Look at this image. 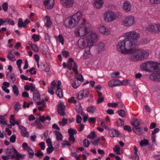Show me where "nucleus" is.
<instances>
[{"label":"nucleus","mask_w":160,"mask_h":160,"mask_svg":"<svg viewBox=\"0 0 160 160\" xmlns=\"http://www.w3.org/2000/svg\"><path fill=\"white\" fill-rule=\"evenodd\" d=\"M6 77L7 78H9L12 80L13 83H14L16 80L15 75L14 73H11L10 74H9V73L8 72Z\"/></svg>","instance_id":"obj_29"},{"label":"nucleus","mask_w":160,"mask_h":160,"mask_svg":"<svg viewBox=\"0 0 160 160\" xmlns=\"http://www.w3.org/2000/svg\"><path fill=\"white\" fill-rule=\"evenodd\" d=\"M87 110L88 112L93 113L96 111V108L94 106H90L87 108Z\"/></svg>","instance_id":"obj_31"},{"label":"nucleus","mask_w":160,"mask_h":160,"mask_svg":"<svg viewBox=\"0 0 160 160\" xmlns=\"http://www.w3.org/2000/svg\"><path fill=\"white\" fill-rule=\"evenodd\" d=\"M109 133L112 137H118L120 133L117 130L114 129H112L109 130Z\"/></svg>","instance_id":"obj_19"},{"label":"nucleus","mask_w":160,"mask_h":160,"mask_svg":"<svg viewBox=\"0 0 160 160\" xmlns=\"http://www.w3.org/2000/svg\"><path fill=\"white\" fill-rule=\"evenodd\" d=\"M31 48H32V50L36 52H37L38 51V47L37 45L33 44Z\"/></svg>","instance_id":"obj_59"},{"label":"nucleus","mask_w":160,"mask_h":160,"mask_svg":"<svg viewBox=\"0 0 160 160\" xmlns=\"http://www.w3.org/2000/svg\"><path fill=\"white\" fill-rule=\"evenodd\" d=\"M6 22H7L8 24L12 25H14V21L10 18H7L6 20Z\"/></svg>","instance_id":"obj_55"},{"label":"nucleus","mask_w":160,"mask_h":160,"mask_svg":"<svg viewBox=\"0 0 160 160\" xmlns=\"http://www.w3.org/2000/svg\"><path fill=\"white\" fill-rule=\"evenodd\" d=\"M18 152L16 149L12 147L10 148H8L6 150V153L8 156L10 157V159H12L15 158Z\"/></svg>","instance_id":"obj_9"},{"label":"nucleus","mask_w":160,"mask_h":160,"mask_svg":"<svg viewBox=\"0 0 160 160\" xmlns=\"http://www.w3.org/2000/svg\"><path fill=\"white\" fill-rule=\"evenodd\" d=\"M43 66L45 67L44 70L45 72H50V67L48 64H43Z\"/></svg>","instance_id":"obj_58"},{"label":"nucleus","mask_w":160,"mask_h":160,"mask_svg":"<svg viewBox=\"0 0 160 160\" xmlns=\"http://www.w3.org/2000/svg\"><path fill=\"white\" fill-rule=\"evenodd\" d=\"M97 136L94 131H92L87 137V138L90 139H93Z\"/></svg>","instance_id":"obj_39"},{"label":"nucleus","mask_w":160,"mask_h":160,"mask_svg":"<svg viewBox=\"0 0 160 160\" xmlns=\"http://www.w3.org/2000/svg\"><path fill=\"white\" fill-rule=\"evenodd\" d=\"M152 61H148L142 64L141 68L145 71L150 72Z\"/></svg>","instance_id":"obj_11"},{"label":"nucleus","mask_w":160,"mask_h":160,"mask_svg":"<svg viewBox=\"0 0 160 160\" xmlns=\"http://www.w3.org/2000/svg\"><path fill=\"white\" fill-rule=\"evenodd\" d=\"M123 8L126 12H128L131 10V4L129 2L125 1L123 4Z\"/></svg>","instance_id":"obj_18"},{"label":"nucleus","mask_w":160,"mask_h":160,"mask_svg":"<svg viewBox=\"0 0 160 160\" xmlns=\"http://www.w3.org/2000/svg\"><path fill=\"white\" fill-rule=\"evenodd\" d=\"M134 54L131 55L129 56V58L132 61H140L139 57L137 53H133Z\"/></svg>","instance_id":"obj_24"},{"label":"nucleus","mask_w":160,"mask_h":160,"mask_svg":"<svg viewBox=\"0 0 160 160\" xmlns=\"http://www.w3.org/2000/svg\"><path fill=\"white\" fill-rule=\"evenodd\" d=\"M33 95L34 100H40V95L37 89H36V90H35L33 92Z\"/></svg>","instance_id":"obj_22"},{"label":"nucleus","mask_w":160,"mask_h":160,"mask_svg":"<svg viewBox=\"0 0 160 160\" xmlns=\"http://www.w3.org/2000/svg\"><path fill=\"white\" fill-rule=\"evenodd\" d=\"M55 133L56 136V138L57 141H61L63 139V136L60 132L58 131H55Z\"/></svg>","instance_id":"obj_23"},{"label":"nucleus","mask_w":160,"mask_h":160,"mask_svg":"<svg viewBox=\"0 0 160 160\" xmlns=\"http://www.w3.org/2000/svg\"><path fill=\"white\" fill-rule=\"evenodd\" d=\"M94 4L97 8H102L103 5V2L102 0H95Z\"/></svg>","instance_id":"obj_25"},{"label":"nucleus","mask_w":160,"mask_h":160,"mask_svg":"<svg viewBox=\"0 0 160 160\" xmlns=\"http://www.w3.org/2000/svg\"><path fill=\"white\" fill-rule=\"evenodd\" d=\"M99 31L101 33L105 35H108L110 33L108 29L104 26H102L99 28Z\"/></svg>","instance_id":"obj_21"},{"label":"nucleus","mask_w":160,"mask_h":160,"mask_svg":"<svg viewBox=\"0 0 160 160\" xmlns=\"http://www.w3.org/2000/svg\"><path fill=\"white\" fill-rule=\"evenodd\" d=\"M48 147L47 149V151L48 154H50L54 150V148L52 146Z\"/></svg>","instance_id":"obj_52"},{"label":"nucleus","mask_w":160,"mask_h":160,"mask_svg":"<svg viewBox=\"0 0 160 160\" xmlns=\"http://www.w3.org/2000/svg\"><path fill=\"white\" fill-rule=\"evenodd\" d=\"M80 83L78 80H73L72 86L75 89L77 88L80 85Z\"/></svg>","instance_id":"obj_35"},{"label":"nucleus","mask_w":160,"mask_h":160,"mask_svg":"<svg viewBox=\"0 0 160 160\" xmlns=\"http://www.w3.org/2000/svg\"><path fill=\"white\" fill-rule=\"evenodd\" d=\"M82 16V12L79 11L72 17H68L65 19L64 24L68 28H72L77 25L80 22Z\"/></svg>","instance_id":"obj_2"},{"label":"nucleus","mask_w":160,"mask_h":160,"mask_svg":"<svg viewBox=\"0 0 160 160\" xmlns=\"http://www.w3.org/2000/svg\"><path fill=\"white\" fill-rule=\"evenodd\" d=\"M68 120L67 118H63L62 121H59L58 122L59 124L62 126H64L66 124H68Z\"/></svg>","instance_id":"obj_37"},{"label":"nucleus","mask_w":160,"mask_h":160,"mask_svg":"<svg viewBox=\"0 0 160 160\" xmlns=\"http://www.w3.org/2000/svg\"><path fill=\"white\" fill-rule=\"evenodd\" d=\"M132 131L136 134L140 135L143 133V128L142 127H138L137 128H133Z\"/></svg>","instance_id":"obj_17"},{"label":"nucleus","mask_w":160,"mask_h":160,"mask_svg":"<svg viewBox=\"0 0 160 160\" xmlns=\"http://www.w3.org/2000/svg\"><path fill=\"white\" fill-rule=\"evenodd\" d=\"M100 139L98 138L97 140H95L93 141H91L94 146H96L98 145L99 143Z\"/></svg>","instance_id":"obj_56"},{"label":"nucleus","mask_w":160,"mask_h":160,"mask_svg":"<svg viewBox=\"0 0 160 160\" xmlns=\"http://www.w3.org/2000/svg\"><path fill=\"white\" fill-rule=\"evenodd\" d=\"M2 8L4 11L6 12L7 11L8 8V3L7 2H5L3 3L2 5Z\"/></svg>","instance_id":"obj_61"},{"label":"nucleus","mask_w":160,"mask_h":160,"mask_svg":"<svg viewBox=\"0 0 160 160\" xmlns=\"http://www.w3.org/2000/svg\"><path fill=\"white\" fill-rule=\"evenodd\" d=\"M43 4L46 8L48 9H51L54 6V0H43Z\"/></svg>","instance_id":"obj_12"},{"label":"nucleus","mask_w":160,"mask_h":160,"mask_svg":"<svg viewBox=\"0 0 160 160\" xmlns=\"http://www.w3.org/2000/svg\"><path fill=\"white\" fill-rule=\"evenodd\" d=\"M75 78L81 82H82L84 80L83 76L80 73L78 74V76L75 77Z\"/></svg>","instance_id":"obj_44"},{"label":"nucleus","mask_w":160,"mask_h":160,"mask_svg":"<svg viewBox=\"0 0 160 160\" xmlns=\"http://www.w3.org/2000/svg\"><path fill=\"white\" fill-rule=\"evenodd\" d=\"M14 112L15 113H17L19 110L21 109V105L19 102H16V103L14 106Z\"/></svg>","instance_id":"obj_33"},{"label":"nucleus","mask_w":160,"mask_h":160,"mask_svg":"<svg viewBox=\"0 0 160 160\" xmlns=\"http://www.w3.org/2000/svg\"><path fill=\"white\" fill-rule=\"evenodd\" d=\"M146 30L149 32H160V23L149 25L146 28Z\"/></svg>","instance_id":"obj_8"},{"label":"nucleus","mask_w":160,"mask_h":160,"mask_svg":"<svg viewBox=\"0 0 160 160\" xmlns=\"http://www.w3.org/2000/svg\"><path fill=\"white\" fill-rule=\"evenodd\" d=\"M16 139V135L13 134L12 135L10 138V141L12 143H14L15 142Z\"/></svg>","instance_id":"obj_57"},{"label":"nucleus","mask_w":160,"mask_h":160,"mask_svg":"<svg viewBox=\"0 0 160 160\" xmlns=\"http://www.w3.org/2000/svg\"><path fill=\"white\" fill-rule=\"evenodd\" d=\"M81 27H79L75 30V34L77 37H82L88 34V28L83 23H81Z\"/></svg>","instance_id":"obj_5"},{"label":"nucleus","mask_w":160,"mask_h":160,"mask_svg":"<svg viewBox=\"0 0 160 160\" xmlns=\"http://www.w3.org/2000/svg\"><path fill=\"white\" fill-rule=\"evenodd\" d=\"M73 62V67L72 68V70L75 72V73L76 74H78V66L75 62H74L73 59L72 58H69V62Z\"/></svg>","instance_id":"obj_20"},{"label":"nucleus","mask_w":160,"mask_h":160,"mask_svg":"<svg viewBox=\"0 0 160 160\" xmlns=\"http://www.w3.org/2000/svg\"><path fill=\"white\" fill-rule=\"evenodd\" d=\"M61 85V82L60 81H58V83L57 86V90L56 92V94H58V96H62V93L60 95L59 94V92H61V87L60 86Z\"/></svg>","instance_id":"obj_30"},{"label":"nucleus","mask_w":160,"mask_h":160,"mask_svg":"<svg viewBox=\"0 0 160 160\" xmlns=\"http://www.w3.org/2000/svg\"><path fill=\"white\" fill-rule=\"evenodd\" d=\"M23 21L22 19L21 18H19L18 19V27L21 28L22 27V26H24L23 25Z\"/></svg>","instance_id":"obj_53"},{"label":"nucleus","mask_w":160,"mask_h":160,"mask_svg":"<svg viewBox=\"0 0 160 160\" xmlns=\"http://www.w3.org/2000/svg\"><path fill=\"white\" fill-rule=\"evenodd\" d=\"M58 111L59 114L61 116H64L65 115V106L62 103H60L58 106Z\"/></svg>","instance_id":"obj_16"},{"label":"nucleus","mask_w":160,"mask_h":160,"mask_svg":"<svg viewBox=\"0 0 160 160\" xmlns=\"http://www.w3.org/2000/svg\"><path fill=\"white\" fill-rule=\"evenodd\" d=\"M124 125V121L121 119L119 118L117 121V125L118 127L122 126Z\"/></svg>","instance_id":"obj_47"},{"label":"nucleus","mask_w":160,"mask_h":160,"mask_svg":"<svg viewBox=\"0 0 160 160\" xmlns=\"http://www.w3.org/2000/svg\"><path fill=\"white\" fill-rule=\"evenodd\" d=\"M113 82L115 86L121 85V81L119 80L114 79L113 80Z\"/></svg>","instance_id":"obj_51"},{"label":"nucleus","mask_w":160,"mask_h":160,"mask_svg":"<svg viewBox=\"0 0 160 160\" xmlns=\"http://www.w3.org/2000/svg\"><path fill=\"white\" fill-rule=\"evenodd\" d=\"M69 134L70 135L75 134L77 133V131L74 129L70 128L68 130Z\"/></svg>","instance_id":"obj_48"},{"label":"nucleus","mask_w":160,"mask_h":160,"mask_svg":"<svg viewBox=\"0 0 160 160\" xmlns=\"http://www.w3.org/2000/svg\"><path fill=\"white\" fill-rule=\"evenodd\" d=\"M129 43L130 42L126 38L119 41L117 45L118 51L125 54H130L135 52V50L132 48Z\"/></svg>","instance_id":"obj_1"},{"label":"nucleus","mask_w":160,"mask_h":160,"mask_svg":"<svg viewBox=\"0 0 160 160\" xmlns=\"http://www.w3.org/2000/svg\"><path fill=\"white\" fill-rule=\"evenodd\" d=\"M25 156V155L24 154L21 155L18 152L16 155L15 158L17 160L20 158L23 159L24 158Z\"/></svg>","instance_id":"obj_50"},{"label":"nucleus","mask_w":160,"mask_h":160,"mask_svg":"<svg viewBox=\"0 0 160 160\" xmlns=\"http://www.w3.org/2000/svg\"><path fill=\"white\" fill-rule=\"evenodd\" d=\"M46 19V22L45 23V26L47 28H50L52 24V22L51 21L50 18L48 16L45 17Z\"/></svg>","instance_id":"obj_27"},{"label":"nucleus","mask_w":160,"mask_h":160,"mask_svg":"<svg viewBox=\"0 0 160 160\" xmlns=\"http://www.w3.org/2000/svg\"><path fill=\"white\" fill-rule=\"evenodd\" d=\"M105 47V45L102 42H100L97 45V49L99 52L103 51L104 50Z\"/></svg>","instance_id":"obj_28"},{"label":"nucleus","mask_w":160,"mask_h":160,"mask_svg":"<svg viewBox=\"0 0 160 160\" xmlns=\"http://www.w3.org/2000/svg\"><path fill=\"white\" fill-rule=\"evenodd\" d=\"M113 150L115 152H116L117 154L119 155L121 154L120 152V148L118 145H116L115 146L114 148H113Z\"/></svg>","instance_id":"obj_41"},{"label":"nucleus","mask_w":160,"mask_h":160,"mask_svg":"<svg viewBox=\"0 0 160 160\" xmlns=\"http://www.w3.org/2000/svg\"><path fill=\"white\" fill-rule=\"evenodd\" d=\"M132 124L134 126L133 128H137L140 126V123L137 119L135 118L132 120Z\"/></svg>","instance_id":"obj_32"},{"label":"nucleus","mask_w":160,"mask_h":160,"mask_svg":"<svg viewBox=\"0 0 160 160\" xmlns=\"http://www.w3.org/2000/svg\"><path fill=\"white\" fill-rule=\"evenodd\" d=\"M12 90L14 94L18 96L19 94L18 88L16 85H14L12 86Z\"/></svg>","instance_id":"obj_38"},{"label":"nucleus","mask_w":160,"mask_h":160,"mask_svg":"<svg viewBox=\"0 0 160 160\" xmlns=\"http://www.w3.org/2000/svg\"><path fill=\"white\" fill-rule=\"evenodd\" d=\"M149 78L152 81H160V71L151 74L149 76Z\"/></svg>","instance_id":"obj_14"},{"label":"nucleus","mask_w":160,"mask_h":160,"mask_svg":"<svg viewBox=\"0 0 160 160\" xmlns=\"http://www.w3.org/2000/svg\"><path fill=\"white\" fill-rule=\"evenodd\" d=\"M97 38L96 35L93 34H89L84 39H81L78 41V45L80 48L83 49L87 46L91 45L94 42L95 38Z\"/></svg>","instance_id":"obj_3"},{"label":"nucleus","mask_w":160,"mask_h":160,"mask_svg":"<svg viewBox=\"0 0 160 160\" xmlns=\"http://www.w3.org/2000/svg\"><path fill=\"white\" fill-rule=\"evenodd\" d=\"M32 38L33 39L34 41L38 42L39 39V35L34 33L32 35Z\"/></svg>","instance_id":"obj_43"},{"label":"nucleus","mask_w":160,"mask_h":160,"mask_svg":"<svg viewBox=\"0 0 160 160\" xmlns=\"http://www.w3.org/2000/svg\"><path fill=\"white\" fill-rule=\"evenodd\" d=\"M66 145L70 147L71 146V144L67 140H64L63 141L62 146L63 147H64Z\"/></svg>","instance_id":"obj_49"},{"label":"nucleus","mask_w":160,"mask_h":160,"mask_svg":"<svg viewBox=\"0 0 160 160\" xmlns=\"http://www.w3.org/2000/svg\"><path fill=\"white\" fill-rule=\"evenodd\" d=\"M148 144L149 142L148 140L145 139L143 140H141L140 142V145L142 147L148 145Z\"/></svg>","instance_id":"obj_34"},{"label":"nucleus","mask_w":160,"mask_h":160,"mask_svg":"<svg viewBox=\"0 0 160 160\" xmlns=\"http://www.w3.org/2000/svg\"><path fill=\"white\" fill-rule=\"evenodd\" d=\"M135 51V52H132L131 53H137L139 57L140 61L143 60L148 57V52H147L145 50H138L134 48Z\"/></svg>","instance_id":"obj_6"},{"label":"nucleus","mask_w":160,"mask_h":160,"mask_svg":"<svg viewBox=\"0 0 160 160\" xmlns=\"http://www.w3.org/2000/svg\"><path fill=\"white\" fill-rule=\"evenodd\" d=\"M25 150H26L28 152L29 154L31 155L29 156L30 158H32L33 156L34 155V152L29 147L28 148L25 149Z\"/></svg>","instance_id":"obj_36"},{"label":"nucleus","mask_w":160,"mask_h":160,"mask_svg":"<svg viewBox=\"0 0 160 160\" xmlns=\"http://www.w3.org/2000/svg\"><path fill=\"white\" fill-rule=\"evenodd\" d=\"M77 98L79 100H81L84 98V95L82 91H81L80 92H79V94L77 96Z\"/></svg>","instance_id":"obj_42"},{"label":"nucleus","mask_w":160,"mask_h":160,"mask_svg":"<svg viewBox=\"0 0 160 160\" xmlns=\"http://www.w3.org/2000/svg\"><path fill=\"white\" fill-rule=\"evenodd\" d=\"M62 54L65 58L68 57L69 55V52L66 51H62Z\"/></svg>","instance_id":"obj_60"},{"label":"nucleus","mask_w":160,"mask_h":160,"mask_svg":"<svg viewBox=\"0 0 160 160\" xmlns=\"http://www.w3.org/2000/svg\"><path fill=\"white\" fill-rule=\"evenodd\" d=\"M160 69V63L152 61L151 66L150 72H153Z\"/></svg>","instance_id":"obj_15"},{"label":"nucleus","mask_w":160,"mask_h":160,"mask_svg":"<svg viewBox=\"0 0 160 160\" xmlns=\"http://www.w3.org/2000/svg\"><path fill=\"white\" fill-rule=\"evenodd\" d=\"M104 20L105 21L108 22H112L116 19V15L114 12L111 11L108 12L104 15Z\"/></svg>","instance_id":"obj_7"},{"label":"nucleus","mask_w":160,"mask_h":160,"mask_svg":"<svg viewBox=\"0 0 160 160\" xmlns=\"http://www.w3.org/2000/svg\"><path fill=\"white\" fill-rule=\"evenodd\" d=\"M134 18L133 16L127 17L123 22L124 25L125 26H131L135 22Z\"/></svg>","instance_id":"obj_10"},{"label":"nucleus","mask_w":160,"mask_h":160,"mask_svg":"<svg viewBox=\"0 0 160 160\" xmlns=\"http://www.w3.org/2000/svg\"><path fill=\"white\" fill-rule=\"evenodd\" d=\"M4 116H0V123L4 125L7 124L6 121L4 120Z\"/></svg>","instance_id":"obj_46"},{"label":"nucleus","mask_w":160,"mask_h":160,"mask_svg":"<svg viewBox=\"0 0 160 160\" xmlns=\"http://www.w3.org/2000/svg\"><path fill=\"white\" fill-rule=\"evenodd\" d=\"M54 37L57 41H59L62 45H63L64 43V38L62 35L60 34L58 36H55Z\"/></svg>","instance_id":"obj_26"},{"label":"nucleus","mask_w":160,"mask_h":160,"mask_svg":"<svg viewBox=\"0 0 160 160\" xmlns=\"http://www.w3.org/2000/svg\"><path fill=\"white\" fill-rule=\"evenodd\" d=\"M90 144L88 140L87 139H85L83 141L84 146L85 147H88Z\"/></svg>","instance_id":"obj_54"},{"label":"nucleus","mask_w":160,"mask_h":160,"mask_svg":"<svg viewBox=\"0 0 160 160\" xmlns=\"http://www.w3.org/2000/svg\"><path fill=\"white\" fill-rule=\"evenodd\" d=\"M61 3L64 7L69 8L72 7L73 4V0H61Z\"/></svg>","instance_id":"obj_13"},{"label":"nucleus","mask_w":160,"mask_h":160,"mask_svg":"<svg viewBox=\"0 0 160 160\" xmlns=\"http://www.w3.org/2000/svg\"><path fill=\"white\" fill-rule=\"evenodd\" d=\"M125 34L128 40L130 42L129 44L133 48H135L137 43L138 39L140 37V35L134 31L126 33Z\"/></svg>","instance_id":"obj_4"},{"label":"nucleus","mask_w":160,"mask_h":160,"mask_svg":"<svg viewBox=\"0 0 160 160\" xmlns=\"http://www.w3.org/2000/svg\"><path fill=\"white\" fill-rule=\"evenodd\" d=\"M82 118L81 116L78 115L77 116L76 122L78 123H80L81 122Z\"/></svg>","instance_id":"obj_63"},{"label":"nucleus","mask_w":160,"mask_h":160,"mask_svg":"<svg viewBox=\"0 0 160 160\" xmlns=\"http://www.w3.org/2000/svg\"><path fill=\"white\" fill-rule=\"evenodd\" d=\"M119 115L122 117H125L126 113L125 111L123 109H120L118 111Z\"/></svg>","instance_id":"obj_40"},{"label":"nucleus","mask_w":160,"mask_h":160,"mask_svg":"<svg viewBox=\"0 0 160 160\" xmlns=\"http://www.w3.org/2000/svg\"><path fill=\"white\" fill-rule=\"evenodd\" d=\"M69 137L68 138L69 140L70 141H72L74 142H75L76 141V140L74 135H73L69 134Z\"/></svg>","instance_id":"obj_64"},{"label":"nucleus","mask_w":160,"mask_h":160,"mask_svg":"<svg viewBox=\"0 0 160 160\" xmlns=\"http://www.w3.org/2000/svg\"><path fill=\"white\" fill-rule=\"evenodd\" d=\"M123 128L124 130L127 131L129 132H131L132 131L131 128L129 126L125 125L124 126Z\"/></svg>","instance_id":"obj_62"},{"label":"nucleus","mask_w":160,"mask_h":160,"mask_svg":"<svg viewBox=\"0 0 160 160\" xmlns=\"http://www.w3.org/2000/svg\"><path fill=\"white\" fill-rule=\"evenodd\" d=\"M35 155L40 158L44 155L43 153L40 150L38 151L37 152L35 153Z\"/></svg>","instance_id":"obj_45"}]
</instances>
